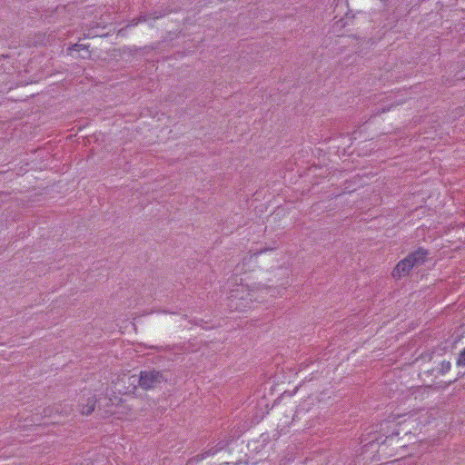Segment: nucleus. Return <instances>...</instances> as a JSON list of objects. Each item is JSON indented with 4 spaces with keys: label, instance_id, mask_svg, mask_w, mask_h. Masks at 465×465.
Masks as SVG:
<instances>
[{
    "label": "nucleus",
    "instance_id": "obj_1",
    "mask_svg": "<svg viewBox=\"0 0 465 465\" xmlns=\"http://www.w3.org/2000/svg\"><path fill=\"white\" fill-rule=\"evenodd\" d=\"M167 380V371L148 369L140 371L138 384L143 390L149 391L160 387Z\"/></svg>",
    "mask_w": 465,
    "mask_h": 465
},
{
    "label": "nucleus",
    "instance_id": "obj_2",
    "mask_svg": "<svg viewBox=\"0 0 465 465\" xmlns=\"http://www.w3.org/2000/svg\"><path fill=\"white\" fill-rule=\"evenodd\" d=\"M429 255L430 252L427 249L419 247L417 250L411 252L407 256L410 259L411 265H413L414 268H419L428 261Z\"/></svg>",
    "mask_w": 465,
    "mask_h": 465
},
{
    "label": "nucleus",
    "instance_id": "obj_3",
    "mask_svg": "<svg viewBox=\"0 0 465 465\" xmlns=\"http://www.w3.org/2000/svg\"><path fill=\"white\" fill-rule=\"evenodd\" d=\"M412 268L414 267L413 265H411V262L407 256L397 263V265L392 271V276L394 278L400 279L403 276L408 275Z\"/></svg>",
    "mask_w": 465,
    "mask_h": 465
},
{
    "label": "nucleus",
    "instance_id": "obj_4",
    "mask_svg": "<svg viewBox=\"0 0 465 465\" xmlns=\"http://www.w3.org/2000/svg\"><path fill=\"white\" fill-rule=\"evenodd\" d=\"M69 54L73 55L74 52H83L79 54L82 58H88L90 56L89 46L84 44H75L68 48Z\"/></svg>",
    "mask_w": 465,
    "mask_h": 465
},
{
    "label": "nucleus",
    "instance_id": "obj_5",
    "mask_svg": "<svg viewBox=\"0 0 465 465\" xmlns=\"http://www.w3.org/2000/svg\"><path fill=\"white\" fill-rule=\"evenodd\" d=\"M241 300L245 301L246 299L243 298V296L238 297L237 293H235V294L232 293L231 295V303L229 306L233 310H240V311H242L247 307H249V308L251 307L250 305H248V302H246V303L239 302Z\"/></svg>",
    "mask_w": 465,
    "mask_h": 465
},
{
    "label": "nucleus",
    "instance_id": "obj_6",
    "mask_svg": "<svg viewBox=\"0 0 465 465\" xmlns=\"http://www.w3.org/2000/svg\"><path fill=\"white\" fill-rule=\"evenodd\" d=\"M96 399L95 396H90L86 400L85 404H81L80 411L83 415H89L91 414L95 407Z\"/></svg>",
    "mask_w": 465,
    "mask_h": 465
},
{
    "label": "nucleus",
    "instance_id": "obj_7",
    "mask_svg": "<svg viewBox=\"0 0 465 465\" xmlns=\"http://www.w3.org/2000/svg\"><path fill=\"white\" fill-rule=\"evenodd\" d=\"M216 451L209 450L203 453L197 454L194 457L188 460L186 465H196L198 462L202 461L203 459H205L208 456L213 455Z\"/></svg>",
    "mask_w": 465,
    "mask_h": 465
},
{
    "label": "nucleus",
    "instance_id": "obj_8",
    "mask_svg": "<svg viewBox=\"0 0 465 465\" xmlns=\"http://www.w3.org/2000/svg\"><path fill=\"white\" fill-rule=\"evenodd\" d=\"M162 16L161 14H157L156 12H154L153 14H148V15H141L139 17V22H146L148 21L149 19H158Z\"/></svg>",
    "mask_w": 465,
    "mask_h": 465
},
{
    "label": "nucleus",
    "instance_id": "obj_9",
    "mask_svg": "<svg viewBox=\"0 0 465 465\" xmlns=\"http://www.w3.org/2000/svg\"><path fill=\"white\" fill-rule=\"evenodd\" d=\"M457 365L459 367H465V348L459 354Z\"/></svg>",
    "mask_w": 465,
    "mask_h": 465
},
{
    "label": "nucleus",
    "instance_id": "obj_10",
    "mask_svg": "<svg viewBox=\"0 0 465 465\" xmlns=\"http://www.w3.org/2000/svg\"><path fill=\"white\" fill-rule=\"evenodd\" d=\"M451 368V363L450 361H443L441 363V372H448Z\"/></svg>",
    "mask_w": 465,
    "mask_h": 465
}]
</instances>
